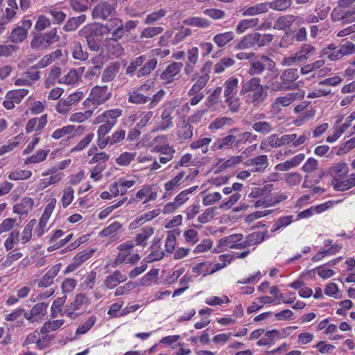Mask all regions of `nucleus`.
<instances>
[{
  "label": "nucleus",
  "instance_id": "nucleus-61",
  "mask_svg": "<svg viewBox=\"0 0 355 355\" xmlns=\"http://www.w3.org/2000/svg\"><path fill=\"white\" fill-rule=\"evenodd\" d=\"M19 233L18 231L14 230L11 232L4 242V247L6 250H10L15 245L19 242Z\"/></svg>",
  "mask_w": 355,
  "mask_h": 355
},
{
  "label": "nucleus",
  "instance_id": "nucleus-50",
  "mask_svg": "<svg viewBox=\"0 0 355 355\" xmlns=\"http://www.w3.org/2000/svg\"><path fill=\"white\" fill-rule=\"evenodd\" d=\"M94 112V109H91L85 112H75L70 116L69 120L72 123H82L89 119Z\"/></svg>",
  "mask_w": 355,
  "mask_h": 355
},
{
  "label": "nucleus",
  "instance_id": "nucleus-34",
  "mask_svg": "<svg viewBox=\"0 0 355 355\" xmlns=\"http://www.w3.org/2000/svg\"><path fill=\"white\" fill-rule=\"evenodd\" d=\"M259 23L258 18H249L241 20L236 27L237 33L241 34L244 33L249 28L256 27Z\"/></svg>",
  "mask_w": 355,
  "mask_h": 355
},
{
  "label": "nucleus",
  "instance_id": "nucleus-38",
  "mask_svg": "<svg viewBox=\"0 0 355 355\" xmlns=\"http://www.w3.org/2000/svg\"><path fill=\"white\" fill-rule=\"evenodd\" d=\"M239 86V80L236 77H230L224 83V97L236 95Z\"/></svg>",
  "mask_w": 355,
  "mask_h": 355
},
{
  "label": "nucleus",
  "instance_id": "nucleus-46",
  "mask_svg": "<svg viewBox=\"0 0 355 355\" xmlns=\"http://www.w3.org/2000/svg\"><path fill=\"white\" fill-rule=\"evenodd\" d=\"M164 28L161 26H148L142 30L139 39H150L161 34Z\"/></svg>",
  "mask_w": 355,
  "mask_h": 355
},
{
  "label": "nucleus",
  "instance_id": "nucleus-59",
  "mask_svg": "<svg viewBox=\"0 0 355 355\" xmlns=\"http://www.w3.org/2000/svg\"><path fill=\"white\" fill-rule=\"evenodd\" d=\"M105 43L107 50L113 55L119 57L123 54L124 49L120 43L114 41H105Z\"/></svg>",
  "mask_w": 355,
  "mask_h": 355
},
{
  "label": "nucleus",
  "instance_id": "nucleus-19",
  "mask_svg": "<svg viewBox=\"0 0 355 355\" xmlns=\"http://www.w3.org/2000/svg\"><path fill=\"white\" fill-rule=\"evenodd\" d=\"M299 78V72L297 69L289 68L284 70L280 74V80L284 82L288 89H293L297 86L295 82Z\"/></svg>",
  "mask_w": 355,
  "mask_h": 355
},
{
  "label": "nucleus",
  "instance_id": "nucleus-20",
  "mask_svg": "<svg viewBox=\"0 0 355 355\" xmlns=\"http://www.w3.org/2000/svg\"><path fill=\"white\" fill-rule=\"evenodd\" d=\"M61 269V264L58 263L52 266L38 282V287H49L53 283L54 278L58 275Z\"/></svg>",
  "mask_w": 355,
  "mask_h": 355
},
{
  "label": "nucleus",
  "instance_id": "nucleus-13",
  "mask_svg": "<svg viewBox=\"0 0 355 355\" xmlns=\"http://www.w3.org/2000/svg\"><path fill=\"white\" fill-rule=\"evenodd\" d=\"M115 3H110L107 1H102L96 5L92 10V15L94 19H106L112 15L116 9Z\"/></svg>",
  "mask_w": 355,
  "mask_h": 355
},
{
  "label": "nucleus",
  "instance_id": "nucleus-54",
  "mask_svg": "<svg viewBox=\"0 0 355 355\" xmlns=\"http://www.w3.org/2000/svg\"><path fill=\"white\" fill-rule=\"evenodd\" d=\"M149 101V97L139 92V90L137 89L129 93L128 101L130 103L136 104H144Z\"/></svg>",
  "mask_w": 355,
  "mask_h": 355
},
{
  "label": "nucleus",
  "instance_id": "nucleus-24",
  "mask_svg": "<svg viewBox=\"0 0 355 355\" xmlns=\"http://www.w3.org/2000/svg\"><path fill=\"white\" fill-rule=\"evenodd\" d=\"M33 207V200L31 198H24L19 203L15 205L12 208L14 214L20 216H26L32 210Z\"/></svg>",
  "mask_w": 355,
  "mask_h": 355
},
{
  "label": "nucleus",
  "instance_id": "nucleus-48",
  "mask_svg": "<svg viewBox=\"0 0 355 355\" xmlns=\"http://www.w3.org/2000/svg\"><path fill=\"white\" fill-rule=\"evenodd\" d=\"M352 17V21L355 20V13L354 12H345V14L341 13L340 10L338 8H335L332 10L331 13V17L333 21H340L342 20L343 23H346L349 21V18Z\"/></svg>",
  "mask_w": 355,
  "mask_h": 355
},
{
  "label": "nucleus",
  "instance_id": "nucleus-55",
  "mask_svg": "<svg viewBox=\"0 0 355 355\" xmlns=\"http://www.w3.org/2000/svg\"><path fill=\"white\" fill-rule=\"evenodd\" d=\"M49 153V150H40L25 159L26 164H37L44 161Z\"/></svg>",
  "mask_w": 355,
  "mask_h": 355
},
{
  "label": "nucleus",
  "instance_id": "nucleus-29",
  "mask_svg": "<svg viewBox=\"0 0 355 355\" xmlns=\"http://www.w3.org/2000/svg\"><path fill=\"white\" fill-rule=\"evenodd\" d=\"M246 164L254 166V172H261L268 166V160L266 155H262L248 159Z\"/></svg>",
  "mask_w": 355,
  "mask_h": 355
},
{
  "label": "nucleus",
  "instance_id": "nucleus-9",
  "mask_svg": "<svg viewBox=\"0 0 355 355\" xmlns=\"http://www.w3.org/2000/svg\"><path fill=\"white\" fill-rule=\"evenodd\" d=\"M89 304V299L85 294H77L74 300L65 306L63 315H65L71 319H76L79 316V314L77 313L76 311L80 310L83 305Z\"/></svg>",
  "mask_w": 355,
  "mask_h": 355
},
{
  "label": "nucleus",
  "instance_id": "nucleus-23",
  "mask_svg": "<svg viewBox=\"0 0 355 355\" xmlns=\"http://www.w3.org/2000/svg\"><path fill=\"white\" fill-rule=\"evenodd\" d=\"M47 123V114H43L39 118H33L28 121L26 125V132L27 133L33 131L40 132Z\"/></svg>",
  "mask_w": 355,
  "mask_h": 355
},
{
  "label": "nucleus",
  "instance_id": "nucleus-18",
  "mask_svg": "<svg viewBox=\"0 0 355 355\" xmlns=\"http://www.w3.org/2000/svg\"><path fill=\"white\" fill-rule=\"evenodd\" d=\"M104 34H105V32L103 31V25L100 24H88L78 31L79 36L86 40Z\"/></svg>",
  "mask_w": 355,
  "mask_h": 355
},
{
  "label": "nucleus",
  "instance_id": "nucleus-39",
  "mask_svg": "<svg viewBox=\"0 0 355 355\" xmlns=\"http://www.w3.org/2000/svg\"><path fill=\"white\" fill-rule=\"evenodd\" d=\"M85 70V67H80L78 69H71L67 74L62 78V83L67 85H73L78 81L80 73Z\"/></svg>",
  "mask_w": 355,
  "mask_h": 355
},
{
  "label": "nucleus",
  "instance_id": "nucleus-14",
  "mask_svg": "<svg viewBox=\"0 0 355 355\" xmlns=\"http://www.w3.org/2000/svg\"><path fill=\"white\" fill-rule=\"evenodd\" d=\"M122 110L112 109L107 110L101 114L96 116L93 120V124L97 125L101 123H105L114 126L117 122L118 118L122 115Z\"/></svg>",
  "mask_w": 355,
  "mask_h": 355
},
{
  "label": "nucleus",
  "instance_id": "nucleus-33",
  "mask_svg": "<svg viewBox=\"0 0 355 355\" xmlns=\"http://www.w3.org/2000/svg\"><path fill=\"white\" fill-rule=\"evenodd\" d=\"M86 15H80L78 17L69 18L63 26V30L67 32H71L76 30L80 25L86 21Z\"/></svg>",
  "mask_w": 355,
  "mask_h": 355
},
{
  "label": "nucleus",
  "instance_id": "nucleus-15",
  "mask_svg": "<svg viewBox=\"0 0 355 355\" xmlns=\"http://www.w3.org/2000/svg\"><path fill=\"white\" fill-rule=\"evenodd\" d=\"M40 79V72L33 70V68L25 71L20 77H17L14 80V85L17 87H32L35 81Z\"/></svg>",
  "mask_w": 355,
  "mask_h": 355
},
{
  "label": "nucleus",
  "instance_id": "nucleus-64",
  "mask_svg": "<svg viewBox=\"0 0 355 355\" xmlns=\"http://www.w3.org/2000/svg\"><path fill=\"white\" fill-rule=\"evenodd\" d=\"M136 155V153L124 152L116 159V162L119 166H128L135 159Z\"/></svg>",
  "mask_w": 355,
  "mask_h": 355
},
{
  "label": "nucleus",
  "instance_id": "nucleus-28",
  "mask_svg": "<svg viewBox=\"0 0 355 355\" xmlns=\"http://www.w3.org/2000/svg\"><path fill=\"white\" fill-rule=\"evenodd\" d=\"M235 37L232 31L220 33L213 37V42L218 48H224L230 44Z\"/></svg>",
  "mask_w": 355,
  "mask_h": 355
},
{
  "label": "nucleus",
  "instance_id": "nucleus-21",
  "mask_svg": "<svg viewBox=\"0 0 355 355\" xmlns=\"http://www.w3.org/2000/svg\"><path fill=\"white\" fill-rule=\"evenodd\" d=\"M257 37V32H254V33H252L245 35L236 44V45L234 47L235 49L245 50V49L254 48L255 46L258 47Z\"/></svg>",
  "mask_w": 355,
  "mask_h": 355
},
{
  "label": "nucleus",
  "instance_id": "nucleus-11",
  "mask_svg": "<svg viewBox=\"0 0 355 355\" xmlns=\"http://www.w3.org/2000/svg\"><path fill=\"white\" fill-rule=\"evenodd\" d=\"M32 26L31 19H23L21 26L15 28L8 36V39L15 44H18L27 38L28 31Z\"/></svg>",
  "mask_w": 355,
  "mask_h": 355
},
{
  "label": "nucleus",
  "instance_id": "nucleus-40",
  "mask_svg": "<svg viewBox=\"0 0 355 355\" xmlns=\"http://www.w3.org/2000/svg\"><path fill=\"white\" fill-rule=\"evenodd\" d=\"M322 53L332 61H336L342 58L340 49L336 47L334 44H331L324 48L322 51Z\"/></svg>",
  "mask_w": 355,
  "mask_h": 355
},
{
  "label": "nucleus",
  "instance_id": "nucleus-12",
  "mask_svg": "<svg viewBox=\"0 0 355 355\" xmlns=\"http://www.w3.org/2000/svg\"><path fill=\"white\" fill-rule=\"evenodd\" d=\"M183 67L182 62H173L168 64L160 75V78L165 84L172 83L179 79V75Z\"/></svg>",
  "mask_w": 355,
  "mask_h": 355
},
{
  "label": "nucleus",
  "instance_id": "nucleus-26",
  "mask_svg": "<svg viewBox=\"0 0 355 355\" xmlns=\"http://www.w3.org/2000/svg\"><path fill=\"white\" fill-rule=\"evenodd\" d=\"M120 69V64L117 62H110L103 70L101 76L103 83H108L114 80Z\"/></svg>",
  "mask_w": 355,
  "mask_h": 355
},
{
  "label": "nucleus",
  "instance_id": "nucleus-4",
  "mask_svg": "<svg viewBox=\"0 0 355 355\" xmlns=\"http://www.w3.org/2000/svg\"><path fill=\"white\" fill-rule=\"evenodd\" d=\"M112 96L107 86L96 85L92 88L89 96L83 102L85 107H92L94 111L99 106L108 101Z\"/></svg>",
  "mask_w": 355,
  "mask_h": 355
},
{
  "label": "nucleus",
  "instance_id": "nucleus-27",
  "mask_svg": "<svg viewBox=\"0 0 355 355\" xmlns=\"http://www.w3.org/2000/svg\"><path fill=\"white\" fill-rule=\"evenodd\" d=\"M127 277L122 274L120 270H115L112 275L107 276L104 284L106 288L112 289L116 287L120 283L126 281Z\"/></svg>",
  "mask_w": 355,
  "mask_h": 355
},
{
  "label": "nucleus",
  "instance_id": "nucleus-37",
  "mask_svg": "<svg viewBox=\"0 0 355 355\" xmlns=\"http://www.w3.org/2000/svg\"><path fill=\"white\" fill-rule=\"evenodd\" d=\"M172 112H173V110L171 108L164 110L161 114V118L162 119V122L159 125V128L157 129L153 130L152 132H156L157 130H165L172 127V125H173L172 117H171Z\"/></svg>",
  "mask_w": 355,
  "mask_h": 355
},
{
  "label": "nucleus",
  "instance_id": "nucleus-62",
  "mask_svg": "<svg viewBox=\"0 0 355 355\" xmlns=\"http://www.w3.org/2000/svg\"><path fill=\"white\" fill-rule=\"evenodd\" d=\"M243 161V157L241 155L232 156L227 160L223 162L219 166L218 168L220 171L225 170L227 168H234L239 164Z\"/></svg>",
  "mask_w": 355,
  "mask_h": 355
},
{
  "label": "nucleus",
  "instance_id": "nucleus-6",
  "mask_svg": "<svg viewBox=\"0 0 355 355\" xmlns=\"http://www.w3.org/2000/svg\"><path fill=\"white\" fill-rule=\"evenodd\" d=\"M275 62L268 56L261 55L258 57L256 55L254 59L250 61V64L248 73L252 77L261 75L266 67L268 69H272L275 67Z\"/></svg>",
  "mask_w": 355,
  "mask_h": 355
},
{
  "label": "nucleus",
  "instance_id": "nucleus-10",
  "mask_svg": "<svg viewBox=\"0 0 355 355\" xmlns=\"http://www.w3.org/2000/svg\"><path fill=\"white\" fill-rule=\"evenodd\" d=\"M198 186L183 190L175 196L174 201L167 203L163 208L164 214H171L184 205L189 200V195L196 190Z\"/></svg>",
  "mask_w": 355,
  "mask_h": 355
},
{
  "label": "nucleus",
  "instance_id": "nucleus-31",
  "mask_svg": "<svg viewBox=\"0 0 355 355\" xmlns=\"http://www.w3.org/2000/svg\"><path fill=\"white\" fill-rule=\"evenodd\" d=\"M332 178H345L349 173V167L345 162H339L332 165L329 169Z\"/></svg>",
  "mask_w": 355,
  "mask_h": 355
},
{
  "label": "nucleus",
  "instance_id": "nucleus-16",
  "mask_svg": "<svg viewBox=\"0 0 355 355\" xmlns=\"http://www.w3.org/2000/svg\"><path fill=\"white\" fill-rule=\"evenodd\" d=\"M48 304L44 302L37 303L33 306L30 313L24 312V317L30 322H39L46 313Z\"/></svg>",
  "mask_w": 355,
  "mask_h": 355
},
{
  "label": "nucleus",
  "instance_id": "nucleus-45",
  "mask_svg": "<svg viewBox=\"0 0 355 355\" xmlns=\"http://www.w3.org/2000/svg\"><path fill=\"white\" fill-rule=\"evenodd\" d=\"M252 128L256 132L263 135H267L272 132V124L266 121H259L254 122L252 125Z\"/></svg>",
  "mask_w": 355,
  "mask_h": 355
},
{
  "label": "nucleus",
  "instance_id": "nucleus-63",
  "mask_svg": "<svg viewBox=\"0 0 355 355\" xmlns=\"http://www.w3.org/2000/svg\"><path fill=\"white\" fill-rule=\"evenodd\" d=\"M74 190L71 187H68L64 189L63 194L61 198L62 205L64 208L67 207L73 201L74 198Z\"/></svg>",
  "mask_w": 355,
  "mask_h": 355
},
{
  "label": "nucleus",
  "instance_id": "nucleus-36",
  "mask_svg": "<svg viewBox=\"0 0 355 355\" xmlns=\"http://www.w3.org/2000/svg\"><path fill=\"white\" fill-rule=\"evenodd\" d=\"M184 24L188 26H195L200 28H207L210 26L211 21L200 17H191L184 20Z\"/></svg>",
  "mask_w": 355,
  "mask_h": 355
},
{
  "label": "nucleus",
  "instance_id": "nucleus-7",
  "mask_svg": "<svg viewBox=\"0 0 355 355\" xmlns=\"http://www.w3.org/2000/svg\"><path fill=\"white\" fill-rule=\"evenodd\" d=\"M83 97V92L76 91L65 98L59 99L55 109L60 114L67 115L72 110L73 106L78 103Z\"/></svg>",
  "mask_w": 355,
  "mask_h": 355
},
{
  "label": "nucleus",
  "instance_id": "nucleus-42",
  "mask_svg": "<svg viewBox=\"0 0 355 355\" xmlns=\"http://www.w3.org/2000/svg\"><path fill=\"white\" fill-rule=\"evenodd\" d=\"M29 92V89L25 88L11 90L7 93V98L12 99L15 104H19Z\"/></svg>",
  "mask_w": 355,
  "mask_h": 355
},
{
  "label": "nucleus",
  "instance_id": "nucleus-51",
  "mask_svg": "<svg viewBox=\"0 0 355 355\" xmlns=\"http://www.w3.org/2000/svg\"><path fill=\"white\" fill-rule=\"evenodd\" d=\"M293 0H273L268 1L269 9L285 11L292 5Z\"/></svg>",
  "mask_w": 355,
  "mask_h": 355
},
{
  "label": "nucleus",
  "instance_id": "nucleus-17",
  "mask_svg": "<svg viewBox=\"0 0 355 355\" xmlns=\"http://www.w3.org/2000/svg\"><path fill=\"white\" fill-rule=\"evenodd\" d=\"M331 185L336 191H345L355 186V173L350 174L347 178H332Z\"/></svg>",
  "mask_w": 355,
  "mask_h": 355
},
{
  "label": "nucleus",
  "instance_id": "nucleus-52",
  "mask_svg": "<svg viewBox=\"0 0 355 355\" xmlns=\"http://www.w3.org/2000/svg\"><path fill=\"white\" fill-rule=\"evenodd\" d=\"M225 103L232 113H236L240 110L241 99L239 96H230L225 97Z\"/></svg>",
  "mask_w": 355,
  "mask_h": 355
},
{
  "label": "nucleus",
  "instance_id": "nucleus-8",
  "mask_svg": "<svg viewBox=\"0 0 355 355\" xmlns=\"http://www.w3.org/2000/svg\"><path fill=\"white\" fill-rule=\"evenodd\" d=\"M295 138L296 134L284 135L281 137H277L274 134L261 141L260 148L263 150H268L269 148H279L290 144Z\"/></svg>",
  "mask_w": 355,
  "mask_h": 355
},
{
  "label": "nucleus",
  "instance_id": "nucleus-43",
  "mask_svg": "<svg viewBox=\"0 0 355 355\" xmlns=\"http://www.w3.org/2000/svg\"><path fill=\"white\" fill-rule=\"evenodd\" d=\"M211 141V137L200 138L191 142L190 148L193 150L201 149L203 153H207L209 151V145Z\"/></svg>",
  "mask_w": 355,
  "mask_h": 355
},
{
  "label": "nucleus",
  "instance_id": "nucleus-2",
  "mask_svg": "<svg viewBox=\"0 0 355 355\" xmlns=\"http://www.w3.org/2000/svg\"><path fill=\"white\" fill-rule=\"evenodd\" d=\"M234 131V130H232L230 134L227 136L216 139L212 144L211 149L213 151L227 150L233 147L238 149L243 144L245 143L252 137V134L250 132H245L238 135H234L232 134Z\"/></svg>",
  "mask_w": 355,
  "mask_h": 355
},
{
  "label": "nucleus",
  "instance_id": "nucleus-53",
  "mask_svg": "<svg viewBox=\"0 0 355 355\" xmlns=\"http://www.w3.org/2000/svg\"><path fill=\"white\" fill-rule=\"evenodd\" d=\"M166 13L167 11L165 9H159V10L148 14L145 18L144 22L148 25L153 24L164 18Z\"/></svg>",
  "mask_w": 355,
  "mask_h": 355
},
{
  "label": "nucleus",
  "instance_id": "nucleus-44",
  "mask_svg": "<svg viewBox=\"0 0 355 355\" xmlns=\"http://www.w3.org/2000/svg\"><path fill=\"white\" fill-rule=\"evenodd\" d=\"M222 87H216L212 93L207 98L205 103V106L209 109H214L218 104L221 94Z\"/></svg>",
  "mask_w": 355,
  "mask_h": 355
},
{
  "label": "nucleus",
  "instance_id": "nucleus-25",
  "mask_svg": "<svg viewBox=\"0 0 355 355\" xmlns=\"http://www.w3.org/2000/svg\"><path fill=\"white\" fill-rule=\"evenodd\" d=\"M91 61L94 66L89 67L84 76L87 80H92L94 78L98 77L104 64L99 57H95Z\"/></svg>",
  "mask_w": 355,
  "mask_h": 355
},
{
  "label": "nucleus",
  "instance_id": "nucleus-57",
  "mask_svg": "<svg viewBox=\"0 0 355 355\" xmlns=\"http://www.w3.org/2000/svg\"><path fill=\"white\" fill-rule=\"evenodd\" d=\"M36 220L33 219L30 220L28 224L24 227L21 236V241L22 244H25L28 242L32 237V231L34 226L36 224Z\"/></svg>",
  "mask_w": 355,
  "mask_h": 355
},
{
  "label": "nucleus",
  "instance_id": "nucleus-22",
  "mask_svg": "<svg viewBox=\"0 0 355 355\" xmlns=\"http://www.w3.org/2000/svg\"><path fill=\"white\" fill-rule=\"evenodd\" d=\"M268 1L259 3L251 6L245 7L242 12L243 16H255L265 14L269 11Z\"/></svg>",
  "mask_w": 355,
  "mask_h": 355
},
{
  "label": "nucleus",
  "instance_id": "nucleus-30",
  "mask_svg": "<svg viewBox=\"0 0 355 355\" xmlns=\"http://www.w3.org/2000/svg\"><path fill=\"white\" fill-rule=\"evenodd\" d=\"M297 19L293 15H286L279 17L275 22L273 28L276 30H285L289 28Z\"/></svg>",
  "mask_w": 355,
  "mask_h": 355
},
{
  "label": "nucleus",
  "instance_id": "nucleus-49",
  "mask_svg": "<svg viewBox=\"0 0 355 355\" xmlns=\"http://www.w3.org/2000/svg\"><path fill=\"white\" fill-rule=\"evenodd\" d=\"M243 236L242 234H233L228 236L223 237L219 240L218 246L224 247L229 246L232 244H237V243L242 241Z\"/></svg>",
  "mask_w": 355,
  "mask_h": 355
},
{
  "label": "nucleus",
  "instance_id": "nucleus-58",
  "mask_svg": "<svg viewBox=\"0 0 355 355\" xmlns=\"http://www.w3.org/2000/svg\"><path fill=\"white\" fill-rule=\"evenodd\" d=\"M184 176V173L181 172L179 173L176 176H175L172 180L166 182L164 184V189L166 193L171 192L176 187H179L181 184V181Z\"/></svg>",
  "mask_w": 355,
  "mask_h": 355
},
{
  "label": "nucleus",
  "instance_id": "nucleus-41",
  "mask_svg": "<svg viewBox=\"0 0 355 355\" xmlns=\"http://www.w3.org/2000/svg\"><path fill=\"white\" fill-rule=\"evenodd\" d=\"M72 56L76 60L85 61L89 55L87 51H83L81 44L75 41L72 43Z\"/></svg>",
  "mask_w": 355,
  "mask_h": 355
},
{
  "label": "nucleus",
  "instance_id": "nucleus-5",
  "mask_svg": "<svg viewBox=\"0 0 355 355\" xmlns=\"http://www.w3.org/2000/svg\"><path fill=\"white\" fill-rule=\"evenodd\" d=\"M304 97V92L287 93L284 96L277 97L270 105V112L273 115L279 114L282 107L291 105L297 100H302Z\"/></svg>",
  "mask_w": 355,
  "mask_h": 355
},
{
  "label": "nucleus",
  "instance_id": "nucleus-32",
  "mask_svg": "<svg viewBox=\"0 0 355 355\" xmlns=\"http://www.w3.org/2000/svg\"><path fill=\"white\" fill-rule=\"evenodd\" d=\"M195 80H196V82L189 89L191 94H197L198 92H201V90L206 87L209 78L206 75L197 76V74H195L192 76L191 80L193 81Z\"/></svg>",
  "mask_w": 355,
  "mask_h": 355
},
{
  "label": "nucleus",
  "instance_id": "nucleus-56",
  "mask_svg": "<svg viewBox=\"0 0 355 355\" xmlns=\"http://www.w3.org/2000/svg\"><path fill=\"white\" fill-rule=\"evenodd\" d=\"M235 63V61L227 57L222 58L215 65L214 67V72L216 73H220L223 72L226 68L230 67L233 66Z\"/></svg>",
  "mask_w": 355,
  "mask_h": 355
},
{
  "label": "nucleus",
  "instance_id": "nucleus-47",
  "mask_svg": "<svg viewBox=\"0 0 355 355\" xmlns=\"http://www.w3.org/2000/svg\"><path fill=\"white\" fill-rule=\"evenodd\" d=\"M64 323V320H49L44 324L40 329V333L47 334L58 329Z\"/></svg>",
  "mask_w": 355,
  "mask_h": 355
},
{
  "label": "nucleus",
  "instance_id": "nucleus-3",
  "mask_svg": "<svg viewBox=\"0 0 355 355\" xmlns=\"http://www.w3.org/2000/svg\"><path fill=\"white\" fill-rule=\"evenodd\" d=\"M146 60V55H140L132 60L125 69L126 74L132 76L137 71V78L149 75L156 68L157 60L150 58L145 62Z\"/></svg>",
  "mask_w": 355,
  "mask_h": 355
},
{
  "label": "nucleus",
  "instance_id": "nucleus-35",
  "mask_svg": "<svg viewBox=\"0 0 355 355\" xmlns=\"http://www.w3.org/2000/svg\"><path fill=\"white\" fill-rule=\"evenodd\" d=\"M62 51L57 49L44 55L36 64L37 68H44L62 56Z\"/></svg>",
  "mask_w": 355,
  "mask_h": 355
},
{
  "label": "nucleus",
  "instance_id": "nucleus-60",
  "mask_svg": "<svg viewBox=\"0 0 355 355\" xmlns=\"http://www.w3.org/2000/svg\"><path fill=\"white\" fill-rule=\"evenodd\" d=\"M32 175V172L29 170H20L17 169L12 172H11L8 178L11 180L17 181V180H27L31 178Z\"/></svg>",
  "mask_w": 355,
  "mask_h": 355
},
{
  "label": "nucleus",
  "instance_id": "nucleus-1",
  "mask_svg": "<svg viewBox=\"0 0 355 355\" xmlns=\"http://www.w3.org/2000/svg\"><path fill=\"white\" fill-rule=\"evenodd\" d=\"M240 95L247 104L259 107L268 98V86L262 85L259 77H252L242 83Z\"/></svg>",
  "mask_w": 355,
  "mask_h": 355
}]
</instances>
